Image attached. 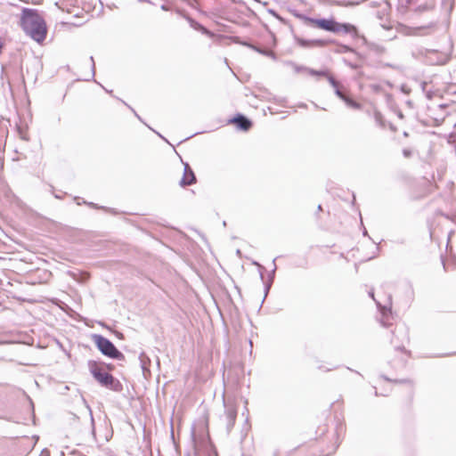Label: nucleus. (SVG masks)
I'll use <instances>...</instances> for the list:
<instances>
[{
	"label": "nucleus",
	"instance_id": "obj_1",
	"mask_svg": "<svg viewBox=\"0 0 456 456\" xmlns=\"http://www.w3.org/2000/svg\"><path fill=\"white\" fill-rule=\"evenodd\" d=\"M20 26L23 31L34 41L41 44L47 35V27L44 17L37 10L24 8L20 16Z\"/></svg>",
	"mask_w": 456,
	"mask_h": 456
},
{
	"label": "nucleus",
	"instance_id": "obj_2",
	"mask_svg": "<svg viewBox=\"0 0 456 456\" xmlns=\"http://www.w3.org/2000/svg\"><path fill=\"white\" fill-rule=\"evenodd\" d=\"M87 365L90 373L94 379L101 384V386L114 391L119 390V382L111 374L103 371L100 363L95 361H89Z\"/></svg>",
	"mask_w": 456,
	"mask_h": 456
},
{
	"label": "nucleus",
	"instance_id": "obj_3",
	"mask_svg": "<svg viewBox=\"0 0 456 456\" xmlns=\"http://www.w3.org/2000/svg\"><path fill=\"white\" fill-rule=\"evenodd\" d=\"M93 340L100 352L105 356L118 361H123L125 359V355L107 338L99 334H94L93 335Z\"/></svg>",
	"mask_w": 456,
	"mask_h": 456
},
{
	"label": "nucleus",
	"instance_id": "obj_4",
	"mask_svg": "<svg viewBox=\"0 0 456 456\" xmlns=\"http://www.w3.org/2000/svg\"><path fill=\"white\" fill-rule=\"evenodd\" d=\"M409 342V333L405 326H396L391 343L394 345L395 350L405 351V344Z\"/></svg>",
	"mask_w": 456,
	"mask_h": 456
},
{
	"label": "nucleus",
	"instance_id": "obj_5",
	"mask_svg": "<svg viewBox=\"0 0 456 456\" xmlns=\"http://www.w3.org/2000/svg\"><path fill=\"white\" fill-rule=\"evenodd\" d=\"M224 417L227 432H231L237 418V406L232 399L224 397Z\"/></svg>",
	"mask_w": 456,
	"mask_h": 456
},
{
	"label": "nucleus",
	"instance_id": "obj_6",
	"mask_svg": "<svg viewBox=\"0 0 456 456\" xmlns=\"http://www.w3.org/2000/svg\"><path fill=\"white\" fill-rule=\"evenodd\" d=\"M305 20V23L307 25L314 26L318 28L323 29L325 31L335 33L338 30L336 24L337 21L333 19H314L306 16L302 17Z\"/></svg>",
	"mask_w": 456,
	"mask_h": 456
},
{
	"label": "nucleus",
	"instance_id": "obj_7",
	"mask_svg": "<svg viewBox=\"0 0 456 456\" xmlns=\"http://www.w3.org/2000/svg\"><path fill=\"white\" fill-rule=\"evenodd\" d=\"M196 183V176L188 163H184L183 175L179 183L182 187L191 185Z\"/></svg>",
	"mask_w": 456,
	"mask_h": 456
},
{
	"label": "nucleus",
	"instance_id": "obj_8",
	"mask_svg": "<svg viewBox=\"0 0 456 456\" xmlns=\"http://www.w3.org/2000/svg\"><path fill=\"white\" fill-rule=\"evenodd\" d=\"M336 27L338 30L335 31V34H349L353 37H356L358 35L356 27L350 23H340L337 21Z\"/></svg>",
	"mask_w": 456,
	"mask_h": 456
},
{
	"label": "nucleus",
	"instance_id": "obj_9",
	"mask_svg": "<svg viewBox=\"0 0 456 456\" xmlns=\"http://www.w3.org/2000/svg\"><path fill=\"white\" fill-rule=\"evenodd\" d=\"M231 121L243 131H248L252 126V122L241 114H238Z\"/></svg>",
	"mask_w": 456,
	"mask_h": 456
},
{
	"label": "nucleus",
	"instance_id": "obj_10",
	"mask_svg": "<svg viewBox=\"0 0 456 456\" xmlns=\"http://www.w3.org/2000/svg\"><path fill=\"white\" fill-rule=\"evenodd\" d=\"M177 12L189 22L190 26L193 29L199 30V31L202 32L203 34H208V35L210 34V32L205 27H203L200 23H199L198 21L193 20L191 17H190L185 12H183L182 11H177Z\"/></svg>",
	"mask_w": 456,
	"mask_h": 456
},
{
	"label": "nucleus",
	"instance_id": "obj_11",
	"mask_svg": "<svg viewBox=\"0 0 456 456\" xmlns=\"http://www.w3.org/2000/svg\"><path fill=\"white\" fill-rule=\"evenodd\" d=\"M330 41L324 39H298V44L304 47H323L326 46Z\"/></svg>",
	"mask_w": 456,
	"mask_h": 456
},
{
	"label": "nucleus",
	"instance_id": "obj_12",
	"mask_svg": "<svg viewBox=\"0 0 456 456\" xmlns=\"http://www.w3.org/2000/svg\"><path fill=\"white\" fill-rule=\"evenodd\" d=\"M328 81L329 83L330 84V86L334 88L335 90V94L341 99V100H346V95L344 94V93L339 89V84L338 82L332 77V76H328Z\"/></svg>",
	"mask_w": 456,
	"mask_h": 456
},
{
	"label": "nucleus",
	"instance_id": "obj_13",
	"mask_svg": "<svg viewBox=\"0 0 456 456\" xmlns=\"http://www.w3.org/2000/svg\"><path fill=\"white\" fill-rule=\"evenodd\" d=\"M378 306L379 307L380 309V313H381V320H380V322L383 326H388L389 325V318L392 314L391 313V309L389 308H387L386 306H383V307H380V305L378 304Z\"/></svg>",
	"mask_w": 456,
	"mask_h": 456
},
{
	"label": "nucleus",
	"instance_id": "obj_14",
	"mask_svg": "<svg viewBox=\"0 0 456 456\" xmlns=\"http://www.w3.org/2000/svg\"><path fill=\"white\" fill-rule=\"evenodd\" d=\"M308 72L312 76H322V77H326L327 78H328V76H330L329 74V72L326 71V70H315V69H309Z\"/></svg>",
	"mask_w": 456,
	"mask_h": 456
},
{
	"label": "nucleus",
	"instance_id": "obj_15",
	"mask_svg": "<svg viewBox=\"0 0 456 456\" xmlns=\"http://www.w3.org/2000/svg\"><path fill=\"white\" fill-rule=\"evenodd\" d=\"M344 102L349 106V107H352V108H354V109H360V104L357 103L356 102H354V100L348 98L347 96L346 97V100H344Z\"/></svg>",
	"mask_w": 456,
	"mask_h": 456
},
{
	"label": "nucleus",
	"instance_id": "obj_16",
	"mask_svg": "<svg viewBox=\"0 0 456 456\" xmlns=\"http://www.w3.org/2000/svg\"><path fill=\"white\" fill-rule=\"evenodd\" d=\"M190 7L198 10V0H182Z\"/></svg>",
	"mask_w": 456,
	"mask_h": 456
},
{
	"label": "nucleus",
	"instance_id": "obj_17",
	"mask_svg": "<svg viewBox=\"0 0 456 456\" xmlns=\"http://www.w3.org/2000/svg\"><path fill=\"white\" fill-rule=\"evenodd\" d=\"M434 26H435L434 23H430L428 26L417 28V29H419V30H429V29L433 28Z\"/></svg>",
	"mask_w": 456,
	"mask_h": 456
},
{
	"label": "nucleus",
	"instance_id": "obj_18",
	"mask_svg": "<svg viewBox=\"0 0 456 456\" xmlns=\"http://www.w3.org/2000/svg\"><path fill=\"white\" fill-rule=\"evenodd\" d=\"M144 359H147V360L149 361V359H148V357L145 355V354H144V353H142V354H140V360H141V362H142V368H144V364H145V360H144Z\"/></svg>",
	"mask_w": 456,
	"mask_h": 456
},
{
	"label": "nucleus",
	"instance_id": "obj_19",
	"mask_svg": "<svg viewBox=\"0 0 456 456\" xmlns=\"http://www.w3.org/2000/svg\"><path fill=\"white\" fill-rule=\"evenodd\" d=\"M341 49L342 53L354 52V49L347 45H342Z\"/></svg>",
	"mask_w": 456,
	"mask_h": 456
},
{
	"label": "nucleus",
	"instance_id": "obj_20",
	"mask_svg": "<svg viewBox=\"0 0 456 456\" xmlns=\"http://www.w3.org/2000/svg\"><path fill=\"white\" fill-rule=\"evenodd\" d=\"M272 281H273V278H271V279H270V282H269V283H267V284L265 285V292H266V293H267V291L270 289Z\"/></svg>",
	"mask_w": 456,
	"mask_h": 456
},
{
	"label": "nucleus",
	"instance_id": "obj_21",
	"mask_svg": "<svg viewBox=\"0 0 456 456\" xmlns=\"http://www.w3.org/2000/svg\"><path fill=\"white\" fill-rule=\"evenodd\" d=\"M90 61H92V69H93V76L94 75V58L91 56Z\"/></svg>",
	"mask_w": 456,
	"mask_h": 456
},
{
	"label": "nucleus",
	"instance_id": "obj_22",
	"mask_svg": "<svg viewBox=\"0 0 456 456\" xmlns=\"http://www.w3.org/2000/svg\"><path fill=\"white\" fill-rule=\"evenodd\" d=\"M90 415H91V420H92V423H94V418H93L92 411H91V410H90Z\"/></svg>",
	"mask_w": 456,
	"mask_h": 456
},
{
	"label": "nucleus",
	"instance_id": "obj_23",
	"mask_svg": "<svg viewBox=\"0 0 456 456\" xmlns=\"http://www.w3.org/2000/svg\"><path fill=\"white\" fill-rule=\"evenodd\" d=\"M403 153L405 156H408L410 154L407 151H404Z\"/></svg>",
	"mask_w": 456,
	"mask_h": 456
},
{
	"label": "nucleus",
	"instance_id": "obj_24",
	"mask_svg": "<svg viewBox=\"0 0 456 456\" xmlns=\"http://www.w3.org/2000/svg\"><path fill=\"white\" fill-rule=\"evenodd\" d=\"M134 114H135L136 118H138L139 119H141V118L139 117V115H138L134 110Z\"/></svg>",
	"mask_w": 456,
	"mask_h": 456
},
{
	"label": "nucleus",
	"instance_id": "obj_25",
	"mask_svg": "<svg viewBox=\"0 0 456 456\" xmlns=\"http://www.w3.org/2000/svg\"><path fill=\"white\" fill-rule=\"evenodd\" d=\"M161 8H162L163 10H167V7H166L165 5H162V6H161Z\"/></svg>",
	"mask_w": 456,
	"mask_h": 456
},
{
	"label": "nucleus",
	"instance_id": "obj_26",
	"mask_svg": "<svg viewBox=\"0 0 456 456\" xmlns=\"http://www.w3.org/2000/svg\"><path fill=\"white\" fill-rule=\"evenodd\" d=\"M257 51H258L260 53H265V52H263V51H261V50H258V49H257Z\"/></svg>",
	"mask_w": 456,
	"mask_h": 456
},
{
	"label": "nucleus",
	"instance_id": "obj_27",
	"mask_svg": "<svg viewBox=\"0 0 456 456\" xmlns=\"http://www.w3.org/2000/svg\"><path fill=\"white\" fill-rule=\"evenodd\" d=\"M318 210H322V206L321 205L318 206Z\"/></svg>",
	"mask_w": 456,
	"mask_h": 456
},
{
	"label": "nucleus",
	"instance_id": "obj_28",
	"mask_svg": "<svg viewBox=\"0 0 456 456\" xmlns=\"http://www.w3.org/2000/svg\"><path fill=\"white\" fill-rule=\"evenodd\" d=\"M370 296L373 297V292H370Z\"/></svg>",
	"mask_w": 456,
	"mask_h": 456
}]
</instances>
